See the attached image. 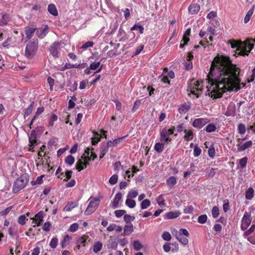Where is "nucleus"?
Instances as JSON below:
<instances>
[{
	"mask_svg": "<svg viewBox=\"0 0 255 255\" xmlns=\"http://www.w3.org/2000/svg\"><path fill=\"white\" fill-rule=\"evenodd\" d=\"M217 129L216 126L214 124H208L205 128L207 132H211L215 131Z\"/></svg>",
	"mask_w": 255,
	"mask_h": 255,
	"instance_id": "4c0bfd02",
	"label": "nucleus"
},
{
	"mask_svg": "<svg viewBox=\"0 0 255 255\" xmlns=\"http://www.w3.org/2000/svg\"><path fill=\"white\" fill-rule=\"evenodd\" d=\"M193 210L194 208L192 206H188L185 209H184V212L186 214H192Z\"/></svg>",
	"mask_w": 255,
	"mask_h": 255,
	"instance_id": "338daca9",
	"label": "nucleus"
},
{
	"mask_svg": "<svg viewBox=\"0 0 255 255\" xmlns=\"http://www.w3.org/2000/svg\"><path fill=\"white\" fill-rule=\"evenodd\" d=\"M118 176L117 174L113 175L109 179V183L112 185L116 184L118 182Z\"/></svg>",
	"mask_w": 255,
	"mask_h": 255,
	"instance_id": "603ef678",
	"label": "nucleus"
},
{
	"mask_svg": "<svg viewBox=\"0 0 255 255\" xmlns=\"http://www.w3.org/2000/svg\"><path fill=\"white\" fill-rule=\"evenodd\" d=\"M37 48V42H29L25 50V54L26 57L28 58H32L35 54Z\"/></svg>",
	"mask_w": 255,
	"mask_h": 255,
	"instance_id": "39448f33",
	"label": "nucleus"
},
{
	"mask_svg": "<svg viewBox=\"0 0 255 255\" xmlns=\"http://www.w3.org/2000/svg\"><path fill=\"white\" fill-rule=\"evenodd\" d=\"M128 135H126L125 136L119 137L118 138L115 139L114 140H109L108 141L109 144L111 146V147H116L119 144L121 143L122 141L128 136Z\"/></svg>",
	"mask_w": 255,
	"mask_h": 255,
	"instance_id": "aec40b11",
	"label": "nucleus"
},
{
	"mask_svg": "<svg viewBox=\"0 0 255 255\" xmlns=\"http://www.w3.org/2000/svg\"><path fill=\"white\" fill-rule=\"evenodd\" d=\"M122 198V194L121 192H118L116 195L114 200L112 203L113 207L116 208L118 206L119 202Z\"/></svg>",
	"mask_w": 255,
	"mask_h": 255,
	"instance_id": "393cba45",
	"label": "nucleus"
},
{
	"mask_svg": "<svg viewBox=\"0 0 255 255\" xmlns=\"http://www.w3.org/2000/svg\"><path fill=\"white\" fill-rule=\"evenodd\" d=\"M26 216L22 215L18 218V223L21 225H24L25 224Z\"/></svg>",
	"mask_w": 255,
	"mask_h": 255,
	"instance_id": "4d7b16f0",
	"label": "nucleus"
},
{
	"mask_svg": "<svg viewBox=\"0 0 255 255\" xmlns=\"http://www.w3.org/2000/svg\"><path fill=\"white\" fill-rule=\"evenodd\" d=\"M94 43L93 42L88 41L83 44L82 46H81V48L83 49H86L89 47H92Z\"/></svg>",
	"mask_w": 255,
	"mask_h": 255,
	"instance_id": "774afa93",
	"label": "nucleus"
},
{
	"mask_svg": "<svg viewBox=\"0 0 255 255\" xmlns=\"http://www.w3.org/2000/svg\"><path fill=\"white\" fill-rule=\"evenodd\" d=\"M212 214L214 218H216L219 215V208L217 206H214L212 209Z\"/></svg>",
	"mask_w": 255,
	"mask_h": 255,
	"instance_id": "8fccbe9b",
	"label": "nucleus"
},
{
	"mask_svg": "<svg viewBox=\"0 0 255 255\" xmlns=\"http://www.w3.org/2000/svg\"><path fill=\"white\" fill-rule=\"evenodd\" d=\"M90 67L91 70H96V71L93 74V76L96 73L100 72L103 68V65H101V61L94 62L90 65Z\"/></svg>",
	"mask_w": 255,
	"mask_h": 255,
	"instance_id": "2eb2a0df",
	"label": "nucleus"
},
{
	"mask_svg": "<svg viewBox=\"0 0 255 255\" xmlns=\"http://www.w3.org/2000/svg\"><path fill=\"white\" fill-rule=\"evenodd\" d=\"M110 147H111V146L110 145V144H109L108 141L106 143H102L101 149V153L100 155V158H102L105 156V155L108 152Z\"/></svg>",
	"mask_w": 255,
	"mask_h": 255,
	"instance_id": "f3484780",
	"label": "nucleus"
},
{
	"mask_svg": "<svg viewBox=\"0 0 255 255\" xmlns=\"http://www.w3.org/2000/svg\"><path fill=\"white\" fill-rule=\"evenodd\" d=\"M79 225L77 223H74L72 224L69 228V231L72 232H75L78 229Z\"/></svg>",
	"mask_w": 255,
	"mask_h": 255,
	"instance_id": "0e129e2a",
	"label": "nucleus"
},
{
	"mask_svg": "<svg viewBox=\"0 0 255 255\" xmlns=\"http://www.w3.org/2000/svg\"><path fill=\"white\" fill-rule=\"evenodd\" d=\"M254 5L252 7V8L249 9L248 10V11L247 12V13L244 18V22L245 23H247L250 21V20L252 16L253 15V14L254 13Z\"/></svg>",
	"mask_w": 255,
	"mask_h": 255,
	"instance_id": "cd10ccee",
	"label": "nucleus"
},
{
	"mask_svg": "<svg viewBox=\"0 0 255 255\" xmlns=\"http://www.w3.org/2000/svg\"><path fill=\"white\" fill-rule=\"evenodd\" d=\"M51 226V224L50 222H45L43 226V230L45 232H49L50 231V227Z\"/></svg>",
	"mask_w": 255,
	"mask_h": 255,
	"instance_id": "69168bd1",
	"label": "nucleus"
},
{
	"mask_svg": "<svg viewBox=\"0 0 255 255\" xmlns=\"http://www.w3.org/2000/svg\"><path fill=\"white\" fill-rule=\"evenodd\" d=\"M138 29L139 30L140 34H142L143 33L144 27L141 25H137L135 24L130 28L131 31Z\"/></svg>",
	"mask_w": 255,
	"mask_h": 255,
	"instance_id": "c03bdc74",
	"label": "nucleus"
},
{
	"mask_svg": "<svg viewBox=\"0 0 255 255\" xmlns=\"http://www.w3.org/2000/svg\"><path fill=\"white\" fill-rule=\"evenodd\" d=\"M1 17L2 18L0 20V25L4 26L6 25L9 20L8 14L4 13L2 15Z\"/></svg>",
	"mask_w": 255,
	"mask_h": 255,
	"instance_id": "c756f323",
	"label": "nucleus"
},
{
	"mask_svg": "<svg viewBox=\"0 0 255 255\" xmlns=\"http://www.w3.org/2000/svg\"><path fill=\"white\" fill-rule=\"evenodd\" d=\"M57 119V116L55 114H52L50 117V118L48 122L49 126L50 127H52L54 125V122L56 121Z\"/></svg>",
	"mask_w": 255,
	"mask_h": 255,
	"instance_id": "37998d69",
	"label": "nucleus"
},
{
	"mask_svg": "<svg viewBox=\"0 0 255 255\" xmlns=\"http://www.w3.org/2000/svg\"><path fill=\"white\" fill-rule=\"evenodd\" d=\"M157 202L160 206L165 205L164 200L162 195H160L158 196V198L157 199Z\"/></svg>",
	"mask_w": 255,
	"mask_h": 255,
	"instance_id": "680f3d73",
	"label": "nucleus"
},
{
	"mask_svg": "<svg viewBox=\"0 0 255 255\" xmlns=\"http://www.w3.org/2000/svg\"><path fill=\"white\" fill-rule=\"evenodd\" d=\"M61 47V43L58 41L54 42L51 44L49 48V51L54 58L59 57Z\"/></svg>",
	"mask_w": 255,
	"mask_h": 255,
	"instance_id": "1a4fd4ad",
	"label": "nucleus"
},
{
	"mask_svg": "<svg viewBox=\"0 0 255 255\" xmlns=\"http://www.w3.org/2000/svg\"><path fill=\"white\" fill-rule=\"evenodd\" d=\"M207 220V216L206 215H202L198 218V222L202 224L205 223Z\"/></svg>",
	"mask_w": 255,
	"mask_h": 255,
	"instance_id": "3c124183",
	"label": "nucleus"
},
{
	"mask_svg": "<svg viewBox=\"0 0 255 255\" xmlns=\"http://www.w3.org/2000/svg\"><path fill=\"white\" fill-rule=\"evenodd\" d=\"M240 69L232 63L230 58L224 55H217L212 62L208 75L211 84L207 90L208 95L213 99L222 97L226 91H238L246 84L241 83L239 77Z\"/></svg>",
	"mask_w": 255,
	"mask_h": 255,
	"instance_id": "f257e3e1",
	"label": "nucleus"
},
{
	"mask_svg": "<svg viewBox=\"0 0 255 255\" xmlns=\"http://www.w3.org/2000/svg\"><path fill=\"white\" fill-rule=\"evenodd\" d=\"M252 218L250 213L246 212L242 219L241 229L242 231L247 230L251 224Z\"/></svg>",
	"mask_w": 255,
	"mask_h": 255,
	"instance_id": "6e6552de",
	"label": "nucleus"
},
{
	"mask_svg": "<svg viewBox=\"0 0 255 255\" xmlns=\"http://www.w3.org/2000/svg\"><path fill=\"white\" fill-rule=\"evenodd\" d=\"M47 82L50 86V91L53 90V87L54 84V80L50 77L47 78Z\"/></svg>",
	"mask_w": 255,
	"mask_h": 255,
	"instance_id": "052dcab7",
	"label": "nucleus"
},
{
	"mask_svg": "<svg viewBox=\"0 0 255 255\" xmlns=\"http://www.w3.org/2000/svg\"><path fill=\"white\" fill-rule=\"evenodd\" d=\"M83 156H82V159H95L97 158V155L95 153L93 148L87 147L85 149Z\"/></svg>",
	"mask_w": 255,
	"mask_h": 255,
	"instance_id": "9b49d317",
	"label": "nucleus"
},
{
	"mask_svg": "<svg viewBox=\"0 0 255 255\" xmlns=\"http://www.w3.org/2000/svg\"><path fill=\"white\" fill-rule=\"evenodd\" d=\"M89 160H78L76 163V168L78 171H80L86 168L87 166L89 165Z\"/></svg>",
	"mask_w": 255,
	"mask_h": 255,
	"instance_id": "a211bd4d",
	"label": "nucleus"
},
{
	"mask_svg": "<svg viewBox=\"0 0 255 255\" xmlns=\"http://www.w3.org/2000/svg\"><path fill=\"white\" fill-rule=\"evenodd\" d=\"M185 135L184 136V140L186 141L192 140L194 137V133L192 129H187L184 130Z\"/></svg>",
	"mask_w": 255,
	"mask_h": 255,
	"instance_id": "6ab92c4d",
	"label": "nucleus"
},
{
	"mask_svg": "<svg viewBox=\"0 0 255 255\" xmlns=\"http://www.w3.org/2000/svg\"><path fill=\"white\" fill-rule=\"evenodd\" d=\"M44 109L43 107H38L37 109L36 112L35 113L34 116H33L34 119H36L38 118L39 116L41 114L44 112Z\"/></svg>",
	"mask_w": 255,
	"mask_h": 255,
	"instance_id": "09e8293b",
	"label": "nucleus"
},
{
	"mask_svg": "<svg viewBox=\"0 0 255 255\" xmlns=\"http://www.w3.org/2000/svg\"><path fill=\"white\" fill-rule=\"evenodd\" d=\"M141 101L140 100H137L135 101L134 105L131 109L132 112H135L139 107L141 104Z\"/></svg>",
	"mask_w": 255,
	"mask_h": 255,
	"instance_id": "49530a36",
	"label": "nucleus"
},
{
	"mask_svg": "<svg viewBox=\"0 0 255 255\" xmlns=\"http://www.w3.org/2000/svg\"><path fill=\"white\" fill-rule=\"evenodd\" d=\"M43 212L42 211H40L38 213H37L35 218H32L31 219H33L35 223L37 225V226H39L41 225V223L43 221Z\"/></svg>",
	"mask_w": 255,
	"mask_h": 255,
	"instance_id": "dca6fc26",
	"label": "nucleus"
},
{
	"mask_svg": "<svg viewBox=\"0 0 255 255\" xmlns=\"http://www.w3.org/2000/svg\"><path fill=\"white\" fill-rule=\"evenodd\" d=\"M126 211L124 210H118L115 211V215L117 217L119 218L122 217Z\"/></svg>",
	"mask_w": 255,
	"mask_h": 255,
	"instance_id": "bf43d9fd",
	"label": "nucleus"
},
{
	"mask_svg": "<svg viewBox=\"0 0 255 255\" xmlns=\"http://www.w3.org/2000/svg\"><path fill=\"white\" fill-rule=\"evenodd\" d=\"M180 214V213L179 212H169L167 213L164 216V219H172L178 217Z\"/></svg>",
	"mask_w": 255,
	"mask_h": 255,
	"instance_id": "5701e85b",
	"label": "nucleus"
},
{
	"mask_svg": "<svg viewBox=\"0 0 255 255\" xmlns=\"http://www.w3.org/2000/svg\"><path fill=\"white\" fill-rule=\"evenodd\" d=\"M191 105L190 102L185 103L179 106L178 112L181 115L187 113L191 109Z\"/></svg>",
	"mask_w": 255,
	"mask_h": 255,
	"instance_id": "ddd939ff",
	"label": "nucleus"
},
{
	"mask_svg": "<svg viewBox=\"0 0 255 255\" xmlns=\"http://www.w3.org/2000/svg\"><path fill=\"white\" fill-rule=\"evenodd\" d=\"M162 237L165 241H169L171 239V236L168 232H164L162 235Z\"/></svg>",
	"mask_w": 255,
	"mask_h": 255,
	"instance_id": "6e6d98bb",
	"label": "nucleus"
},
{
	"mask_svg": "<svg viewBox=\"0 0 255 255\" xmlns=\"http://www.w3.org/2000/svg\"><path fill=\"white\" fill-rule=\"evenodd\" d=\"M133 246L135 250L139 251L143 248V246L141 243L138 241L135 240L133 242Z\"/></svg>",
	"mask_w": 255,
	"mask_h": 255,
	"instance_id": "ea45409f",
	"label": "nucleus"
},
{
	"mask_svg": "<svg viewBox=\"0 0 255 255\" xmlns=\"http://www.w3.org/2000/svg\"><path fill=\"white\" fill-rule=\"evenodd\" d=\"M125 203L130 208H133L136 205V202L134 200L128 198H127Z\"/></svg>",
	"mask_w": 255,
	"mask_h": 255,
	"instance_id": "58836bf2",
	"label": "nucleus"
},
{
	"mask_svg": "<svg viewBox=\"0 0 255 255\" xmlns=\"http://www.w3.org/2000/svg\"><path fill=\"white\" fill-rule=\"evenodd\" d=\"M78 204L76 203H74L73 202H69L67 203L64 209V210L66 211H70L74 208L77 207Z\"/></svg>",
	"mask_w": 255,
	"mask_h": 255,
	"instance_id": "473e14b6",
	"label": "nucleus"
},
{
	"mask_svg": "<svg viewBox=\"0 0 255 255\" xmlns=\"http://www.w3.org/2000/svg\"><path fill=\"white\" fill-rule=\"evenodd\" d=\"M48 12L53 16L58 15V11L55 5L54 4H49L48 6Z\"/></svg>",
	"mask_w": 255,
	"mask_h": 255,
	"instance_id": "bb28decb",
	"label": "nucleus"
},
{
	"mask_svg": "<svg viewBox=\"0 0 255 255\" xmlns=\"http://www.w3.org/2000/svg\"><path fill=\"white\" fill-rule=\"evenodd\" d=\"M175 129L174 126H172L169 129H167L165 128L162 129L160 132V140L164 141L165 143L171 141L172 139L170 137V135L174 133Z\"/></svg>",
	"mask_w": 255,
	"mask_h": 255,
	"instance_id": "20e7f679",
	"label": "nucleus"
},
{
	"mask_svg": "<svg viewBox=\"0 0 255 255\" xmlns=\"http://www.w3.org/2000/svg\"><path fill=\"white\" fill-rule=\"evenodd\" d=\"M241 41H233L231 43V47L233 48H236V54H238V53L241 50Z\"/></svg>",
	"mask_w": 255,
	"mask_h": 255,
	"instance_id": "72a5a7b5",
	"label": "nucleus"
},
{
	"mask_svg": "<svg viewBox=\"0 0 255 255\" xmlns=\"http://www.w3.org/2000/svg\"><path fill=\"white\" fill-rule=\"evenodd\" d=\"M87 238H88V236L84 235L77 240L76 244L77 246H78V249H79L81 245H82L84 246L85 245V243H86Z\"/></svg>",
	"mask_w": 255,
	"mask_h": 255,
	"instance_id": "2f4dec72",
	"label": "nucleus"
},
{
	"mask_svg": "<svg viewBox=\"0 0 255 255\" xmlns=\"http://www.w3.org/2000/svg\"><path fill=\"white\" fill-rule=\"evenodd\" d=\"M29 141L30 144L29 145V147L28 150L30 151H33L35 146L37 144V137L35 130H33L31 132L30 135L29 136Z\"/></svg>",
	"mask_w": 255,
	"mask_h": 255,
	"instance_id": "f8f14e48",
	"label": "nucleus"
},
{
	"mask_svg": "<svg viewBox=\"0 0 255 255\" xmlns=\"http://www.w3.org/2000/svg\"><path fill=\"white\" fill-rule=\"evenodd\" d=\"M166 182L168 186L171 188L176 183V179L174 176H171L167 180Z\"/></svg>",
	"mask_w": 255,
	"mask_h": 255,
	"instance_id": "f704fd0d",
	"label": "nucleus"
},
{
	"mask_svg": "<svg viewBox=\"0 0 255 255\" xmlns=\"http://www.w3.org/2000/svg\"><path fill=\"white\" fill-rule=\"evenodd\" d=\"M210 122V120L207 118H198L193 121L192 126L195 128L201 129Z\"/></svg>",
	"mask_w": 255,
	"mask_h": 255,
	"instance_id": "9d476101",
	"label": "nucleus"
},
{
	"mask_svg": "<svg viewBox=\"0 0 255 255\" xmlns=\"http://www.w3.org/2000/svg\"><path fill=\"white\" fill-rule=\"evenodd\" d=\"M47 30L48 27L47 26H46L43 29H42L41 32L39 35H38V36L40 38H43L47 33Z\"/></svg>",
	"mask_w": 255,
	"mask_h": 255,
	"instance_id": "e2e57ef3",
	"label": "nucleus"
},
{
	"mask_svg": "<svg viewBox=\"0 0 255 255\" xmlns=\"http://www.w3.org/2000/svg\"><path fill=\"white\" fill-rule=\"evenodd\" d=\"M254 189L250 187L246 192V198L248 200H251L254 195Z\"/></svg>",
	"mask_w": 255,
	"mask_h": 255,
	"instance_id": "c9c22d12",
	"label": "nucleus"
},
{
	"mask_svg": "<svg viewBox=\"0 0 255 255\" xmlns=\"http://www.w3.org/2000/svg\"><path fill=\"white\" fill-rule=\"evenodd\" d=\"M36 30V28H33L29 26L25 27V32L27 39H30L33 36Z\"/></svg>",
	"mask_w": 255,
	"mask_h": 255,
	"instance_id": "412c9836",
	"label": "nucleus"
},
{
	"mask_svg": "<svg viewBox=\"0 0 255 255\" xmlns=\"http://www.w3.org/2000/svg\"><path fill=\"white\" fill-rule=\"evenodd\" d=\"M238 130L240 133L244 134L246 132V127L243 124H240L238 127Z\"/></svg>",
	"mask_w": 255,
	"mask_h": 255,
	"instance_id": "5fc2aeb1",
	"label": "nucleus"
},
{
	"mask_svg": "<svg viewBox=\"0 0 255 255\" xmlns=\"http://www.w3.org/2000/svg\"><path fill=\"white\" fill-rule=\"evenodd\" d=\"M103 244L100 242H96L93 246V251L97 253L101 250Z\"/></svg>",
	"mask_w": 255,
	"mask_h": 255,
	"instance_id": "a19ab883",
	"label": "nucleus"
},
{
	"mask_svg": "<svg viewBox=\"0 0 255 255\" xmlns=\"http://www.w3.org/2000/svg\"><path fill=\"white\" fill-rule=\"evenodd\" d=\"M241 50L238 53V55L241 56L248 55L249 53L254 48V44L249 41L244 42H241Z\"/></svg>",
	"mask_w": 255,
	"mask_h": 255,
	"instance_id": "423d86ee",
	"label": "nucleus"
},
{
	"mask_svg": "<svg viewBox=\"0 0 255 255\" xmlns=\"http://www.w3.org/2000/svg\"><path fill=\"white\" fill-rule=\"evenodd\" d=\"M28 181V174L27 173L22 174L14 183L13 186V192L16 193L22 190L27 184Z\"/></svg>",
	"mask_w": 255,
	"mask_h": 255,
	"instance_id": "f03ea898",
	"label": "nucleus"
},
{
	"mask_svg": "<svg viewBox=\"0 0 255 255\" xmlns=\"http://www.w3.org/2000/svg\"><path fill=\"white\" fill-rule=\"evenodd\" d=\"M58 243V239L57 238H53L51 240L49 246L52 249H55L57 247Z\"/></svg>",
	"mask_w": 255,
	"mask_h": 255,
	"instance_id": "864d4df0",
	"label": "nucleus"
},
{
	"mask_svg": "<svg viewBox=\"0 0 255 255\" xmlns=\"http://www.w3.org/2000/svg\"><path fill=\"white\" fill-rule=\"evenodd\" d=\"M138 195V192L136 191H130L128 192L127 198L132 199L135 198Z\"/></svg>",
	"mask_w": 255,
	"mask_h": 255,
	"instance_id": "13d9d810",
	"label": "nucleus"
},
{
	"mask_svg": "<svg viewBox=\"0 0 255 255\" xmlns=\"http://www.w3.org/2000/svg\"><path fill=\"white\" fill-rule=\"evenodd\" d=\"M93 133L95 137H92V144L93 145H95L96 144H97L100 140H101V136H100L98 132L96 131H93Z\"/></svg>",
	"mask_w": 255,
	"mask_h": 255,
	"instance_id": "c85d7f7f",
	"label": "nucleus"
},
{
	"mask_svg": "<svg viewBox=\"0 0 255 255\" xmlns=\"http://www.w3.org/2000/svg\"><path fill=\"white\" fill-rule=\"evenodd\" d=\"M133 231V227L132 224H126L124 227V235H129Z\"/></svg>",
	"mask_w": 255,
	"mask_h": 255,
	"instance_id": "b1692460",
	"label": "nucleus"
},
{
	"mask_svg": "<svg viewBox=\"0 0 255 255\" xmlns=\"http://www.w3.org/2000/svg\"><path fill=\"white\" fill-rule=\"evenodd\" d=\"M99 204L100 200L98 198H95L91 200L85 211V215H90L93 213L98 207Z\"/></svg>",
	"mask_w": 255,
	"mask_h": 255,
	"instance_id": "0eeeda50",
	"label": "nucleus"
},
{
	"mask_svg": "<svg viewBox=\"0 0 255 255\" xmlns=\"http://www.w3.org/2000/svg\"><path fill=\"white\" fill-rule=\"evenodd\" d=\"M164 146V143L157 142L155 143L154 148L156 151L160 153L163 150Z\"/></svg>",
	"mask_w": 255,
	"mask_h": 255,
	"instance_id": "e433bc0d",
	"label": "nucleus"
},
{
	"mask_svg": "<svg viewBox=\"0 0 255 255\" xmlns=\"http://www.w3.org/2000/svg\"><path fill=\"white\" fill-rule=\"evenodd\" d=\"M252 145V141L251 140L247 141L243 144H237L238 149L239 151H242L249 148Z\"/></svg>",
	"mask_w": 255,
	"mask_h": 255,
	"instance_id": "4be33fe9",
	"label": "nucleus"
},
{
	"mask_svg": "<svg viewBox=\"0 0 255 255\" xmlns=\"http://www.w3.org/2000/svg\"><path fill=\"white\" fill-rule=\"evenodd\" d=\"M124 219L126 224H131L130 221H133L135 219V217L134 216L127 214L124 216Z\"/></svg>",
	"mask_w": 255,
	"mask_h": 255,
	"instance_id": "de8ad7c7",
	"label": "nucleus"
},
{
	"mask_svg": "<svg viewBox=\"0 0 255 255\" xmlns=\"http://www.w3.org/2000/svg\"><path fill=\"white\" fill-rule=\"evenodd\" d=\"M175 237L176 239L179 241V242L184 245H186L188 244V240L185 238L181 236V234H176Z\"/></svg>",
	"mask_w": 255,
	"mask_h": 255,
	"instance_id": "7c9ffc66",
	"label": "nucleus"
},
{
	"mask_svg": "<svg viewBox=\"0 0 255 255\" xmlns=\"http://www.w3.org/2000/svg\"><path fill=\"white\" fill-rule=\"evenodd\" d=\"M33 106L34 102H32L26 109H25L24 110L23 116L24 119H25L26 117H28L30 115L33 110Z\"/></svg>",
	"mask_w": 255,
	"mask_h": 255,
	"instance_id": "a878e982",
	"label": "nucleus"
},
{
	"mask_svg": "<svg viewBox=\"0 0 255 255\" xmlns=\"http://www.w3.org/2000/svg\"><path fill=\"white\" fill-rule=\"evenodd\" d=\"M150 205V201L148 199L143 200L140 204L141 209H145Z\"/></svg>",
	"mask_w": 255,
	"mask_h": 255,
	"instance_id": "79ce46f5",
	"label": "nucleus"
},
{
	"mask_svg": "<svg viewBox=\"0 0 255 255\" xmlns=\"http://www.w3.org/2000/svg\"><path fill=\"white\" fill-rule=\"evenodd\" d=\"M166 73H167L166 75L167 76L168 78H170L171 79H173L174 78L175 74H174V72L172 71H170L168 72L167 68H165L163 69V72L162 75L165 74Z\"/></svg>",
	"mask_w": 255,
	"mask_h": 255,
	"instance_id": "a18cd8bd",
	"label": "nucleus"
},
{
	"mask_svg": "<svg viewBox=\"0 0 255 255\" xmlns=\"http://www.w3.org/2000/svg\"><path fill=\"white\" fill-rule=\"evenodd\" d=\"M189 13L191 14H197L200 9V6L198 3H191L188 8Z\"/></svg>",
	"mask_w": 255,
	"mask_h": 255,
	"instance_id": "4468645a",
	"label": "nucleus"
},
{
	"mask_svg": "<svg viewBox=\"0 0 255 255\" xmlns=\"http://www.w3.org/2000/svg\"><path fill=\"white\" fill-rule=\"evenodd\" d=\"M203 87V82L199 81H195L192 80L191 83L188 86L187 90L190 91V93L196 96L197 97H199V94L201 92Z\"/></svg>",
	"mask_w": 255,
	"mask_h": 255,
	"instance_id": "7ed1b4c3",
	"label": "nucleus"
}]
</instances>
